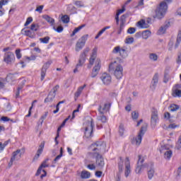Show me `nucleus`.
Returning <instances> with one entry per match:
<instances>
[{
    "mask_svg": "<svg viewBox=\"0 0 181 181\" xmlns=\"http://www.w3.org/2000/svg\"><path fill=\"white\" fill-rule=\"evenodd\" d=\"M119 172L117 173L118 180L117 181H119V175L122 174V172H124V160H122V157H119L117 163Z\"/></svg>",
    "mask_w": 181,
    "mask_h": 181,
    "instance_id": "17",
    "label": "nucleus"
},
{
    "mask_svg": "<svg viewBox=\"0 0 181 181\" xmlns=\"http://www.w3.org/2000/svg\"><path fill=\"white\" fill-rule=\"evenodd\" d=\"M181 85L180 84H176L173 88V97H181Z\"/></svg>",
    "mask_w": 181,
    "mask_h": 181,
    "instance_id": "18",
    "label": "nucleus"
},
{
    "mask_svg": "<svg viewBox=\"0 0 181 181\" xmlns=\"http://www.w3.org/2000/svg\"><path fill=\"white\" fill-rule=\"evenodd\" d=\"M181 38H180V34L177 35L176 43L175 45V49H177L179 47V45H180Z\"/></svg>",
    "mask_w": 181,
    "mask_h": 181,
    "instance_id": "42",
    "label": "nucleus"
},
{
    "mask_svg": "<svg viewBox=\"0 0 181 181\" xmlns=\"http://www.w3.org/2000/svg\"><path fill=\"white\" fill-rule=\"evenodd\" d=\"M119 53L121 57H122L123 59H126V57H128V53H127V50L124 48L120 49Z\"/></svg>",
    "mask_w": 181,
    "mask_h": 181,
    "instance_id": "32",
    "label": "nucleus"
},
{
    "mask_svg": "<svg viewBox=\"0 0 181 181\" xmlns=\"http://www.w3.org/2000/svg\"><path fill=\"white\" fill-rule=\"evenodd\" d=\"M158 112L154 111L151 113V124L152 128H155L156 127V122H158Z\"/></svg>",
    "mask_w": 181,
    "mask_h": 181,
    "instance_id": "19",
    "label": "nucleus"
},
{
    "mask_svg": "<svg viewBox=\"0 0 181 181\" xmlns=\"http://www.w3.org/2000/svg\"><path fill=\"white\" fill-rule=\"evenodd\" d=\"M169 26H170V22L169 21L165 22V24L163 26H161L158 30V35H163L166 32Z\"/></svg>",
    "mask_w": 181,
    "mask_h": 181,
    "instance_id": "23",
    "label": "nucleus"
},
{
    "mask_svg": "<svg viewBox=\"0 0 181 181\" xmlns=\"http://www.w3.org/2000/svg\"><path fill=\"white\" fill-rule=\"evenodd\" d=\"M103 144V141H97L96 143L92 144V146H96L93 148V152H95V151H101Z\"/></svg>",
    "mask_w": 181,
    "mask_h": 181,
    "instance_id": "27",
    "label": "nucleus"
},
{
    "mask_svg": "<svg viewBox=\"0 0 181 181\" xmlns=\"http://www.w3.org/2000/svg\"><path fill=\"white\" fill-rule=\"evenodd\" d=\"M83 28H86V24H83L80 26H78V28H76L74 31L72 32V33L71 34V37H73V36H74L76 35V33H77L78 32H80V30H81V29H83Z\"/></svg>",
    "mask_w": 181,
    "mask_h": 181,
    "instance_id": "29",
    "label": "nucleus"
},
{
    "mask_svg": "<svg viewBox=\"0 0 181 181\" xmlns=\"http://www.w3.org/2000/svg\"><path fill=\"white\" fill-rule=\"evenodd\" d=\"M16 56L17 59H21L22 58V54L21 53V49H17L16 50Z\"/></svg>",
    "mask_w": 181,
    "mask_h": 181,
    "instance_id": "48",
    "label": "nucleus"
},
{
    "mask_svg": "<svg viewBox=\"0 0 181 181\" xmlns=\"http://www.w3.org/2000/svg\"><path fill=\"white\" fill-rule=\"evenodd\" d=\"M139 117V113L136 111H134L132 112V119H138Z\"/></svg>",
    "mask_w": 181,
    "mask_h": 181,
    "instance_id": "44",
    "label": "nucleus"
},
{
    "mask_svg": "<svg viewBox=\"0 0 181 181\" xmlns=\"http://www.w3.org/2000/svg\"><path fill=\"white\" fill-rule=\"evenodd\" d=\"M136 25L139 28H140V29H148V28H149V24H148L144 19L137 22Z\"/></svg>",
    "mask_w": 181,
    "mask_h": 181,
    "instance_id": "24",
    "label": "nucleus"
},
{
    "mask_svg": "<svg viewBox=\"0 0 181 181\" xmlns=\"http://www.w3.org/2000/svg\"><path fill=\"white\" fill-rule=\"evenodd\" d=\"M70 117L69 116L66 119H65L63 122L62 123V124L60 125L61 127L63 128V127H64V125H66V122H67L68 119H70Z\"/></svg>",
    "mask_w": 181,
    "mask_h": 181,
    "instance_id": "62",
    "label": "nucleus"
},
{
    "mask_svg": "<svg viewBox=\"0 0 181 181\" xmlns=\"http://www.w3.org/2000/svg\"><path fill=\"white\" fill-rule=\"evenodd\" d=\"M88 52H90V47H86L80 54L78 64L74 69V73H78V67H83V65L86 63V59H87Z\"/></svg>",
    "mask_w": 181,
    "mask_h": 181,
    "instance_id": "4",
    "label": "nucleus"
},
{
    "mask_svg": "<svg viewBox=\"0 0 181 181\" xmlns=\"http://www.w3.org/2000/svg\"><path fill=\"white\" fill-rule=\"evenodd\" d=\"M43 148H45V143H41L37 150L38 152H43Z\"/></svg>",
    "mask_w": 181,
    "mask_h": 181,
    "instance_id": "58",
    "label": "nucleus"
},
{
    "mask_svg": "<svg viewBox=\"0 0 181 181\" xmlns=\"http://www.w3.org/2000/svg\"><path fill=\"white\" fill-rule=\"evenodd\" d=\"M97 119L99 121V122H102L103 124H105V122H107V117H105L104 115L98 116Z\"/></svg>",
    "mask_w": 181,
    "mask_h": 181,
    "instance_id": "33",
    "label": "nucleus"
},
{
    "mask_svg": "<svg viewBox=\"0 0 181 181\" xmlns=\"http://www.w3.org/2000/svg\"><path fill=\"white\" fill-rule=\"evenodd\" d=\"M173 47V41H170L168 42V50L172 52V48Z\"/></svg>",
    "mask_w": 181,
    "mask_h": 181,
    "instance_id": "59",
    "label": "nucleus"
},
{
    "mask_svg": "<svg viewBox=\"0 0 181 181\" xmlns=\"http://www.w3.org/2000/svg\"><path fill=\"white\" fill-rule=\"evenodd\" d=\"M54 30H55L56 32H57L58 33H62V32H63L64 28H63V26L59 25L58 26L57 28L55 26L53 27Z\"/></svg>",
    "mask_w": 181,
    "mask_h": 181,
    "instance_id": "43",
    "label": "nucleus"
},
{
    "mask_svg": "<svg viewBox=\"0 0 181 181\" xmlns=\"http://www.w3.org/2000/svg\"><path fill=\"white\" fill-rule=\"evenodd\" d=\"M4 60L7 64H11L15 60V54L12 52H8L5 53Z\"/></svg>",
    "mask_w": 181,
    "mask_h": 181,
    "instance_id": "12",
    "label": "nucleus"
},
{
    "mask_svg": "<svg viewBox=\"0 0 181 181\" xmlns=\"http://www.w3.org/2000/svg\"><path fill=\"white\" fill-rule=\"evenodd\" d=\"M93 130L94 122H93V119H91V121L87 122V126L85 127V137L91 138L93 136Z\"/></svg>",
    "mask_w": 181,
    "mask_h": 181,
    "instance_id": "7",
    "label": "nucleus"
},
{
    "mask_svg": "<svg viewBox=\"0 0 181 181\" xmlns=\"http://www.w3.org/2000/svg\"><path fill=\"white\" fill-rule=\"evenodd\" d=\"M62 154L58 155L53 160V163H56V162H57V160H59L60 159V158H62Z\"/></svg>",
    "mask_w": 181,
    "mask_h": 181,
    "instance_id": "64",
    "label": "nucleus"
},
{
    "mask_svg": "<svg viewBox=\"0 0 181 181\" xmlns=\"http://www.w3.org/2000/svg\"><path fill=\"white\" fill-rule=\"evenodd\" d=\"M90 176H91V173L87 170H83L81 173V179H90Z\"/></svg>",
    "mask_w": 181,
    "mask_h": 181,
    "instance_id": "28",
    "label": "nucleus"
},
{
    "mask_svg": "<svg viewBox=\"0 0 181 181\" xmlns=\"http://www.w3.org/2000/svg\"><path fill=\"white\" fill-rule=\"evenodd\" d=\"M49 40H50V37L49 36H47L43 38H40V42H41V43H45L46 45L49 43Z\"/></svg>",
    "mask_w": 181,
    "mask_h": 181,
    "instance_id": "41",
    "label": "nucleus"
},
{
    "mask_svg": "<svg viewBox=\"0 0 181 181\" xmlns=\"http://www.w3.org/2000/svg\"><path fill=\"white\" fill-rule=\"evenodd\" d=\"M135 32H136V29L135 28L131 27L127 30V33H129V35H134Z\"/></svg>",
    "mask_w": 181,
    "mask_h": 181,
    "instance_id": "49",
    "label": "nucleus"
},
{
    "mask_svg": "<svg viewBox=\"0 0 181 181\" xmlns=\"http://www.w3.org/2000/svg\"><path fill=\"white\" fill-rule=\"evenodd\" d=\"M42 152L40 151L39 152V151H37V153L35 154V156L33 158V160H37V159H39L40 155H42Z\"/></svg>",
    "mask_w": 181,
    "mask_h": 181,
    "instance_id": "51",
    "label": "nucleus"
},
{
    "mask_svg": "<svg viewBox=\"0 0 181 181\" xmlns=\"http://www.w3.org/2000/svg\"><path fill=\"white\" fill-rule=\"evenodd\" d=\"M97 50H98L97 47L93 48L92 50V54L89 59V64H90V66H93L94 64L95 59H97Z\"/></svg>",
    "mask_w": 181,
    "mask_h": 181,
    "instance_id": "20",
    "label": "nucleus"
},
{
    "mask_svg": "<svg viewBox=\"0 0 181 181\" xmlns=\"http://www.w3.org/2000/svg\"><path fill=\"white\" fill-rule=\"evenodd\" d=\"M74 5H76V6H78V8H83V7H84V4L81 1H76L74 2Z\"/></svg>",
    "mask_w": 181,
    "mask_h": 181,
    "instance_id": "45",
    "label": "nucleus"
},
{
    "mask_svg": "<svg viewBox=\"0 0 181 181\" xmlns=\"http://www.w3.org/2000/svg\"><path fill=\"white\" fill-rule=\"evenodd\" d=\"M6 4H8V0H0V8H2V6L6 5Z\"/></svg>",
    "mask_w": 181,
    "mask_h": 181,
    "instance_id": "57",
    "label": "nucleus"
},
{
    "mask_svg": "<svg viewBox=\"0 0 181 181\" xmlns=\"http://www.w3.org/2000/svg\"><path fill=\"white\" fill-rule=\"evenodd\" d=\"M1 119L4 122H8V121H11V119L9 117L5 116L1 117Z\"/></svg>",
    "mask_w": 181,
    "mask_h": 181,
    "instance_id": "60",
    "label": "nucleus"
},
{
    "mask_svg": "<svg viewBox=\"0 0 181 181\" xmlns=\"http://www.w3.org/2000/svg\"><path fill=\"white\" fill-rule=\"evenodd\" d=\"M87 168L90 170H95V165L94 164H89L87 165Z\"/></svg>",
    "mask_w": 181,
    "mask_h": 181,
    "instance_id": "56",
    "label": "nucleus"
},
{
    "mask_svg": "<svg viewBox=\"0 0 181 181\" xmlns=\"http://www.w3.org/2000/svg\"><path fill=\"white\" fill-rule=\"evenodd\" d=\"M110 108H111V103H105L104 107H102L101 105L98 107V111L101 115L105 114V112H108L110 111Z\"/></svg>",
    "mask_w": 181,
    "mask_h": 181,
    "instance_id": "16",
    "label": "nucleus"
},
{
    "mask_svg": "<svg viewBox=\"0 0 181 181\" xmlns=\"http://www.w3.org/2000/svg\"><path fill=\"white\" fill-rule=\"evenodd\" d=\"M43 8H44V6H43V5L39 6L37 7V8L35 9V12H39V13H42V11H43Z\"/></svg>",
    "mask_w": 181,
    "mask_h": 181,
    "instance_id": "55",
    "label": "nucleus"
},
{
    "mask_svg": "<svg viewBox=\"0 0 181 181\" xmlns=\"http://www.w3.org/2000/svg\"><path fill=\"white\" fill-rule=\"evenodd\" d=\"M120 51H121V47L119 46H117L114 48V49L112 50V53H115V54L119 53Z\"/></svg>",
    "mask_w": 181,
    "mask_h": 181,
    "instance_id": "54",
    "label": "nucleus"
},
{
    "mask_svg": "<svg viewBox=\"0 0 181 181\" xmlns=\"http://www.w3.org/2000/svg\"><path fill=\"white\" fill-rule=\"evenodd\" d=\"M33 21V18L32 17H28L26 20L25 23L24 24V26H28V25H30L32 22Z\"/></svg>",
    "mask_w": 181,
    "mask_h": 181,
    "instance_id": "50",
    "label": "nucleus"
},
{
    "mask_svg": "<svg viewBox=\"0 0 181 181\" xmlns=\"http://www.w3.org/2000/svg\"><path fill=\"white\" fill-rule=\"evenodd\" d=\"M149 59L150 60H152V62H156L158 61V54L155 53H151L149 54Z\"/></svg>",
    "mask_w": 181,
    "mask_h": 181,
    "instance_id": "38",
    "label": "nucleus"
},
{
    "mask_svg": "<svg viewBox=\"0 0 181 181\" xmlns=\"http://www.w3.org/2000/svg\"><path fill=\"white\" fill-rule=\"evenodd\" d=\"M158 81H159V75H158V74H155L151 81V85L150 86V88H151V90H153V91L156 88V86H158Z\"/></svg>",
    "mask_w": 181,
    "mask_h": 181,
    "instance_id": "22",
    "label": "nucleus"
},
{
    "mask_svg": "<svg viewBox=\"0 0 181 181\" xmlns=\"http://www.w3.org/2000/svg\"><path fill=\"white\" fill-rule=\"evenodd\" d=\"M124 42L127 45H131V44L134 43V37H132L126 38L124 40Z\"/></svg>",
    "mask_w": 181,
    "mask_h": 181,
    "instance_id": "46",
    "label": "nucleus"
},
{
    "mask_svg": "<svg viewBox=\"0 0 181 181\" xmlns=\"http://www.w3.org/2000/svg\"><path fill=\"white\" fill-rule=\"evenodd\" d=\"M100 69H101V60H100V59H97L95 62V65L92 70L90 77L92 78H95V77H97V76H98V73H100Z\"/></svg>",
    "mask_w": 181,
    "mask_h": 181,
    "instance_id": "9",
    "label": "nucleus"
},
{
    "mask_svg": "<svg viewBox=\"0 0 181 181\" xmlns=\"http://www.w3.org/2000/svg\"><path fill=\"white\" fill-rule=\"evenodd\" d=\"M21 33H23V35L28 36V37H30L31 39H33V37H35V33H32L30 30H26L25 28H23L21 30Z\"/></svg>",
    "mask_w": 181,
    "mask_h": 181,
    "instance_id": "25",
    "label": "nucleus"
},
{
    "mask_svg": "<svg viewBox=\"0 0 181 181\" xmlns=\"http://www.w3.org/2000/svg\"><path fill=\"white\" fill-rule=\"evenodd\" d=\"M76 7L71 4H69L66 8L67 12H69L71 15H73L76 12Z\"/></svg>",
    "mask_w": 181,
    "mask_h": 181,
    "instance_id": "30",
    "label": "nucleus"
},
{
    "mask_svg": "<svg viewBox=\"0 0 181 181\" xmlns=\"http://www.w3.org/2000/svg\"><path fill=\"white\" fill-rule=\"evenodd\" d=\"M87 39H88V34L83 35L76 42L75 46L76 52H80V50H83V47L86 46V42H87Z\"/></svg>",
    "mask_w": 181,
    "mask_h": 181,
    "instance_id": "6",
    "label": "nucleus"
},
{
    "mask_svg": "<svg viewBox=\"0 0 181 181\" xmlns=\"http://www.w3.org/2000/svg\"><path fill=\"white\" fill-rule=\"evenodd\" d=\"M110 26H106L103 28L100 31L98 32L99 35L101 36V35H103L107 30V29H110Z\"/></svg>",
    "mask_w": 181,
    "mask_h": 181,
    "instance_id": "53",
    "label": "nucleus"
},
{
    "mask_svg": "<svg viewBox=\"0 0 181 181\" xmlns=\"http://www.w3.org/2000/svg\"><path fill=\"white\" fill-rule=\"evenodd\" d=\"M127 16H128L127 15L124 14L120 18V21H121L120 29H122V30L124 29V19H125Z\"/></svg>",
    "mask_w": 181,
    "mask_h": 181,
    "instance_id": "40",
    "label": "nucleus"
},
{
    "mask_svg": "<svg viewBox=\"0 0 181 181\" xmlns=\"http://www.w3.org/2000/svg\"><path fill=\"white\" fill-rule=\"evenodd\" d=\"M151 30H146L142 32L141 35H142V37L143 39H148V37H149V36H151Z\"/></svg>",
    "mask_w": 181,
    "mask_h": 181,
    "instance_id": "31",
    "label": "nucleus"
},
{
    "mask_svg": "<svg viewBox=\"0 0 181 181\" xmlns=\"http://www.w3.org/2000/svg\"><path fill=\"white\" fill-rule=\"evenodd\" d=\"M50 64H52V61H48L42 66L41 69V81L45 80V77H46V71H47V69L50 67Z\"/></svg>",
    "mask_w": 181,
    "mask_h": 181,
    "instance_id": "11",
    "label": "nucleus"
},
{
    "mask_svg": "<svg viewBox=\"0 0 181 181\" xmlns=\"http://www.w3.org/2000/svg\"><path fill=\"white\" fill-rule=\"evenodd\" d=\"M124 12H125V7L123 6V7L122 8V9L117 10V13L118 15H121V13H124Z\"/></svg>",
    "mask_w": 181,
    "mask_h": 181,
    "instance_id": "61",
    "label": "nucleus"
},
{
    "mask_svg": "<svg viewBox=\"0 0 181 181\" xmlns=\"http://www.w3.org/2000/svg\"><path fill=\"white\" fill-rule=\"evenodd\" d=\"M35 103H37V100H35L33 101L32 105L29 109L28 114L25 117H30V115H32V110H33V105H34V104H35Z\"/></svg>",
    "mask_w": 181,
    "mask_h": 181,
    "instance_id": "39",
    "label": "nucleus"
},
{
    "mask_svg": "<svg viewBox=\"0 0 181 181\" xmlns=\"http://www.w3.org/2000/svg\"><path fill=\"white\" fill-rule=\"evenodd\" d=\"M18 155H19L21 158V149H18L17 151L13 152V156H11L10 161L8 163V168H11L13 165L14 160H19V158H18Z\"/></svg>",
    "mask_w": 181,
    "mask_h": 181,
    "instance_id": "14",
    "label": "nucleus"
},
{
    "mask_svg": "<svg viewBox=\"0 0 181 181\" xmlns=\"http://www.w3.org/2000/svg\"><path fill=\"white\" fill-rule=\"evenodd\" d=\"M148 130V124L145 123L139 132V134L136 137L133 138L132 140V145H136L139 146L141 145V142H142V138L145 135V132Z\"/></svg>",
    "mask_w": 181,
    "mask_h": 181,
    "instance_id": "3",
    "label": "nucleus"
},
{
    "mask_svg": "<svg viewBox=\"0 0 181 181\" xmlns=\"http://www.w3.org/2000/svg\"><path fill=\"white\" fill-rule=\"evenodd\" d=\"M138 158L139 160L137 161V166L136 168L135 172L136 173L141 174V171L143 170V169H146V168H149V164H144V162H145V158H144L142 156L139 155Z\"/></svg>",
    "mask_w": 181,
    "mask_h": 181,
    "instance_id": "5",
    "label": "nucleus"
},
{
    "mask_svg": "<svg viewBox=\"0 0 181 181\" xmlns=\"http://www.w3.org/2000/svg\"><path fill=\"white\" fill-rule=\"evenodd\" d=\"M100 80L105 86L111 84V76L107 73L102 74V76H100Z\"/></svg>",
    "mask_w": 181,
    "mask_h": 181,
    "instance_id": "15",
    "label": "nucleus"
},
{
    "mask_svg": "<svg viewBox=\"0 0 181 181\" xmlns=\"http://www.w3.org/2000/svg\"><path fill=\"white\" fill-rule=\"evenodd\" d=\"M31 30H34V32H37V29H39V25L35 23H33L30 28Z\"/></svg>",
    "mask_w": 181,
    "mask_h": 181,
    "instance_id": "47",
    "label": "nucleus"
},
{
    "mask_svg": "<svg viewBox=\"0 0 181 181\" xmlns=\"http://www.w3.org/2000/svg\"><path fill=\"white\" fill-rule=\"evenodd\" d=\"M124 132H125V128L124 127V124H120V125L119 126V134L120 136H124Z\"/></svg>",
    "mask_w": 181,
    "mask_h": 181,
    "instance_id": "37",
    "label": "nucleus"
},
{
    "mask_svg": "<svg viewBox=\"0 0 181 181\" xmlns=\"http://www.w3.org/2000/svg\"><path fill=\"white\" fill-rule=\"evenodd\" d=\"M86 87H87V85L84 84L83 86L79 87L77 91L81 93V92L83 91V90H84V88H86Z\"/></svg>",
    "mask_w": 181,
    "mask_h": 181,
    "instance_id": "63",
    "label": "nucleus"
},
{
    "mask_svg": "<svg viewBox=\"0 0 181 181\" xmlns=\"http://www.w3.org/2000/svg\"><path fill=\"white\" fill-rule=\"evenodd\" d=\"M175 148L176 149H180L181 148V136H180L177 144H176V146H175Z\"/></svg>",
    "mask_w": 181,
    "mask_h": 181,
    "instance_id": "52",
    "label": "nucleus"
},
{
    "mask_svg": "<svg viewBox=\"0 0 181 181\" xmlns=\"http://www.w3.org/2000/svg\"><path fill=\"white\" fill-rule=\"evenodd\" d=\"M44 19L47 21L49 23H50L52 25H54V19L52 18L50 16L46 15L44 16Z\"/></svg>",
    "mask_w": 181,
    "mask_h": 181,
    "instance_id": "34",
    "label": "nucleus"
},
{
    "mask_svg": "<svg viewBox=\"0 0 181 181\" xmlns=\"http://www.w3.org/2000/svg\"><path fill=\"white\" fill-rule=\"evenodd\" d=\"M60 88L59 85L55 86L49 93L47 97L45 99V103H52L54 98H56V93H57V90Z\"/></svg>",
    "mask_w": 181,
    "mask_h": 181,
    "instance_id": "8",
    "label": "nucleus"
},
{
    "mask_svg": "<svg viewBox=\"0 0 181 181\" xmlns=\"http://www.w3.org/2000/svg\"><path fill=\"white\" fill-rule=\"evenodd\" d=\"M63 23H69L70 22V17L68 15H64L61 18Z\"/></svg>",
    "mask_w": 181,
    "mask_h": 181,
    "instance_id": "36",
    "label": "nucleus"
},
{
    "mask_svg": "<svg viewBox=\"0 0 181 181\" xmlns=\"http://www.w3.org/2000/svg\"><path fill=\"white\" fill-rule=\"evenodd\" d=\"M117 64V62H114L110 64L109 65V71H114V76L119 80L122 78V76H124V68L121 66V64Z\"/></svg>",
    "mask_w": 181,
    "mask_h": 181,
    "instance_id": "1",
    "label": "nucleus"
},
{
    "mask_svg": "<svg viewBox=\"0 0 181 181\" xmlns=\"http://www.w3.org/2000/svg\"><path fill=\"white\" fill-rule=\"evenodd\" d=\"M170 2H172V0H165L164 1H162L156 10L155 18L162 19L168 11V4H170Z\"/></svg>",
    "mask_w": 181,
    "mask_h": 181,
    "instance_id": "2",
    "label": "nucleus"
},
{
    "mask_svg": "<svg viewBox=\"0 0 181 181\" xmlns=\"http://www.w3.org/2000/svg\"><path fill=\"white\" fill-rule=\"evenodd\" d=\"M148 165L150 166V169L148 171V177L151 180V179H152V177H153V175H155V168H153V163H150Z\"/></svg>",
    "mask_w": 181,
    "mask_h": 181,
    "instance_id": "26",
    "label": "nucleus"
},
{
    "mask_svg": "<svg viewBox=\"0 0 181 181\" xmlns=\"http://www.w3.org/2000/svg\"><path fill=\"white\" fill-rule=\"evenodd\" d=\"M126 160L124 176L125 177H128L131 173V163L129 162V158L128 157L126 158Z\"/></svg>",
    "mask_w": 181,
    "mask_h": 181,
    "instance_id": "21",
    "label": "nucleus"
},
{
    "mask_svg": "<svg viewBox=\"0 0 181 181\" xmlns=\"http://www.w3.org/2000/svg\"><path fill=\"white\" fill-rule=\"evenodd\" d=\"M179 108H180V106H179V105L172 104L170 105V110L173 112H175V111H177Z\"/></svg>",
    "mask_w": 181,
    "mask_h": 181,
    "instance_id": "35",
    "label": "nucleus"
},
{
    "mask_svg": "<svg viewBox=\"0 0 181 181\" xmlns=\"http://www.w3.org/2000/svg\"><path fill=\"white\" fill-rule=\"evenodd\" d=\"M93 156H95L96 158V166H98V168H99L100 169H103V168H104V165H105L103 156L100 155V153L96 152L93 153Z\"/></svg>",
    "mask_w": 181,
    "mask_h": 181,
    "instance_id": "10",
    "label": "nucleus"
},
{
    "mask_svg": "<svg viewBox=\"0 0 181 181\" xmlns=\"http://www.w3.org/2000/svg\"><path fill=\"white\" fill-rule=\"evenodd\" d=\"M169 147L168 145H164L161 146V149H160V153H162V151H166L164 153V158L165 159H170L172 158L173 152L172 150H168Z\"/></svg>",
    "mask_w": 181,
    "mask_h": 181,
    "instance_id": "13",
    "label": "nucleus"
}]
</instances>
